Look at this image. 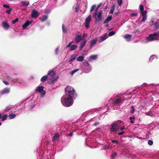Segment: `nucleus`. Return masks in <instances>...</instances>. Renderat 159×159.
<instances>
[{
    "mask_svg": "<svg viewBox=\"0 0 159 159\" xmlns=\"http://www.w3.org/2000/svg\"><path fill=\"white\" fill-rule=\"evenodd\" d=\"M82 39V37L80 35H77L75 39V41L77 43L80 42Z\"/></svg>",
    "mask_w": 159,
    "mask_h": 159,
    "instance_id": "19",
    "label": "nucleus"
},
{
    "mask_svg": "<svg viewBox=\"0 0 159 159\" xmlns=\"http://www.w3.org/2000/svg\"><path fill=\"white\" fill-rule=\"evenodd\" d=\"M73 42V41H72V42H70L69 44H68V45L66 47V48H69V47H70L71 46V44H72V43Z\"/></svg>",
    "mask_w": 159,
    "mask_h": 159,
    "instance_id": "51",
    "label": "nucleus"
},
{
    "mask_svg": "<svg viewBox=\"0 0 159 159\" xmlns=\"http://www.w3.org/2000/svg\"><path fill=\"white\" fill-rule=\"evenodd\" d=\"M9 92V89L8 88H6L2 90L1 91V94L3 95L5 93H8Z\"/></svg>",
    "mask_w": 159,
    "mask_h": 159,
    "instance_id": "17",
    "label": "nucleus"
},
{
    "mask_svg": "<svg viewBox=\"0 0 159 159\" xmlns=\"http://www.w3.org/2000/svg\"><path fill=\"white\" fill-rule=\"evenodd\" d=\"M92 19V16L91 15H89L86 18L85 23H89Z\"/></svg>",
    "mask_w": 159,
    "mask_h": 159,
    "instance_id": "22",
    "label": "nucleus"
},
{
    "mask_svg": "<svg viewBox=\"0 0 159 159\" xmlns=\"http://www.w3.org/2000/svg\"><path fill=\"white\" fill-rule=\"evenodd\" d=\"M89 23H85V27L86 28H88L89 27Z\"/></svg>",
    "mask_w": 159,
    "mask_h": 159,
    "instance_id": "52",
    "label": "nucleus"
},
{
    "mask_svg": "<svg viewBox=\"0 0 159 159\" xmlns=\"http://www.w3.org/2000/svg\"><path fill=\"white\" fill-rule=\"evenodd\" d=\"M108 147L107 145H106L103 147V149L104 150H106L107 149H108Z\"/></svg>",
    "mask_w": 159,
    "mask_h": 159,
    "instance_id": "56",
    "label": "nucleus"
},
{
    "mask_svg": "<svg viewBox=\"0 0 159 159\" xmlns=\"http://www.w3.org/2000/svg\"><path fill=\"white\" fill-rule=\"evenodd\" d=\"M112 18L111 15L108 16L103 22L104 24L107 23L109 21L111 20Z\"/></svg>",
    "mask_w": 159,
    "mask_h": 159,
    "instance_id": "14",
    "label": "nucleus"
},
{
    "mask_svg": "<svg viewBox=\"0 0 159 159\" xmlns=\"http://www.w3.org/2000/svg\"><path fill=\"white\" fill-rule=\"evenodd\" d=\"M77 55L76 54H74L72 55L69 61V62H71L74 60H75L76 58Z\"/></svg>",
    "mask_w": 159,
    "mask_h": 159,
    "instance_id": "23",
    "label": "nucleus"
},
{
    "mask_svg": "<svg viewBox=\"0 0 159 159\" xmlns=\"http://www.w3.org/2000/svg\"><path fill=\"white\" fill-rule=\"evenodd\" d=\"M48 18V16L47 15H44L42 16V20H41V21L43 22L46 20Z\"/></svg>",
    "mask_w": 159,
    "mask_h": 159,
    "instance_id": "30",
    "label": "nucleus"
},
{
    "mask_svg": "<svg viewBox=\"0 0 159 159\" xmlns=\"http://www.w3.org/2000/svg\"><path fill=\"white\" fill-rule=\"evenodd\" d=\"M48 75L51 78V79L52 78L54 77V76L55 75V72L53 71L52 70L49 71L48 74Z\"/></svg>",
    "mask_w": 159,
    "mask_h": 159,
    "instance_id": "16",
    "label": "nucleus"
},
{
    "mask_svg": "<svg viewBox=\"0 0 159 159\" xmlns=\"http://www.w3.org/2000/svg\"><path fill=\"white\" fill-rule=\"evenodd\" d=\"M43 86H39L35 90V91L38 92L41 94L44 95L45 94V91L43 90Z\"/></svg>",
    "mask_w": 159,
    "mask_h": 159,
    "instance_id": "6",
    "label": "nucleus"
},
{
    "mask_svg": "<svg viewBox=\"0 0 159 159\" xmlns=\"http://www.w3.org/2000/svg\"><path fill=\"white\" fill-rule=\"evenodd\" d=\"M77 48V46L76 45H72L70 47V50L72 51L75 49Z\"/></svg>",
    "mask_w": 159,
    "mask_h": 159,
    "instance_id": "27",
    "label": "nucleus"
},
{
    "mask_svg": "<svg viewBox=\"0 0 159 159\" xmlns=\"http://www.w3.org/2000/svg\"><path fill=\"white\" fill-rule=\"evenodd\" d=\"M39 16L37 11L35 10H33L31 11V17L33 18H37Z\"/></svg>",
    "mask_w": 159,
    "mask_h": 159,
    "instance_id": "7",
    "label": "nucleus"
},
{
    "mask_svg": "<svg viewBox=\"0 0 159 159\" xmlns=\"http://www.w3.org/2000/svg\"><path fill=\"white\" fill-rule=\"evenodd\" d=\"M84 57L82 56H80L77 58V60L79 61H82L84 60Z\"/></svg>",
    "mask_w": 159,
    "mask_h": 159,
    "instance_id": "26",
    "label": "nucleus"
},
{
    "mask_svg": "<svg viewBox=\"0 0 159 159\" xmlns=\"http://www.w3.org/2000/svg\"><path fill=\"white\" fill-rule=\"evenodd\" d=\"M111 125V127L110 128V130L112 132H116L118 128L117 124L112 123Z\"/></svg>",
    "mask_w": 159,
    "mask_h": 159,
    "instance_id": "5",
    "label": "nucleus"
},
{
    "mask_svg": "<svg viewBox=\"0 0 159 159\" xmlns=\"http://www.w3.org/2000/svg\"><path fill=\"white\" fill-rule=\"evenodd\" d=\"M2 26L6 29H7L10 27V25L6 22H3L2 23Z\"/></svg>",
    "mask_w": 159,
    "mask_h": 159,
    "instance_id": "11",
    "label": "nucleus"
},
{
    "mask_svg": "<svg viewBox=\"0 0 159 159\" xmlns=\"http://www.w3.org/2000/svg\"><path fill=\"white\" fill-rule=\"evenodd\" d=\"M75 12H77L78 11H79V8L78 7H76L75 8Z\"/></svg>",
    "mask_w": 159,
    "mask_h": 159,
    "instance_id": "61",
    "label": "nucleus"
},
{
    "mask_svg": "<svg viewBox=\"0 0 159 159\" xmlns=\"http://www.w3.org/2000/svg\"><path fill=\"white\" fill-rule=\"evenodd\" d=\"M137 15H138V13H132L131 14L130 16H137Z\"/></svg>",
    "mask_w": 159,
    "mask_h": 159,
    "instance_id": "49",
    "label": "nucleus"
},
{
    "mask_svg": "<svg viewBox=\"0 0 159 159\" xmlns=\"http://www.w3.org/2000/svg\"><path fill=\"white\" fill-rule=\"evenodd\" d=\"M131 111H130V112L133 114L134 112L135 109L134 108V106H132L131 107Z\"/></svg>",
    "mask_w": 159,
    "mask_h": 159,
    "instance_id": "37",
    "label": "nucleus"
},
{
    "mask_svg": "<svg viewBox=\"0 0 159 159\" xmlns=\"http://www.w3.org/2000/svg\"><path fill=\"white\" fill-rule=\"evenodd\" d=\"M125 129V126H121L120 128V129L121 130H123V129Z\"/></svg>",
    "mask_w": 159,
    "mask_h": 159,
    "instance_id": "62",
    "label": "nucleus"
},
{
    "mask_svg": "<svg viewBox=\"0 0 159 159\" xmlns=\"http://www.w3.org/2000/svg\"><path fill=\"white\" fill-rule=\"evenodd\" d=\"M65 90L66 94L67 93L69 96L73 95L75 92L73 87L70 86H67Z\"/></svg>",
    "mask_w": 159,
    "mask_h": 159,
    "instance_id": "2",
    "label": "nucleus"
},
{
    "mask_svg": "<svg viewBox=\"0 0 159 159\" xmlns=\"http://www.w3.org/2000/svg\"><path fill=\"white\" fill-rule=\"evenodd\" d=\"M154 27L156 30L159 29V20H157L156 21L154 24Z\"/></svg>",
    "mask_w": 159,
    "mask_h": 159,
    "instance_id": "24",
    "label": "nucleus"
},
{
    "mask_svg": "<svg viewBox=\"0 0 159 159\" xmlns=\"http://www.w3.org/2000/svg\"><path fill=\"white\" fill-rule=\"evenodd\" d=\"M115 34V32L111 31L108 34V35L110 36H112Z\"/></svg>",
    "mask_w": 159,
    "mask_h": 159,
    "instance_id": "39",
    "label": "nucleus"
},
{
    "mask_svg": "<svg viewBox=\"0 0 159 159\" xmlns=\"http://www.w3.org/2000/svg\"><path fill=\"white\" fill-rule=\"evenodd\" d=\"M18 80V79L16 78L12 80V81L13 82H16Z\"/></svg>",
    "mask_w": 159,
    "mask_h": 159,
    "instance_id": "60",
    "label": "nucleus"
},
{
    "mask_svg": "<svg viewBox=\"0 0 159 159\" xmlns=\"http://www.w3.org/2000/svg\"><path fill=\"white\" fill-rule=\"evenodd\" d=\"M83 64L86 66H88L89 65V62L87 60L85 61L83 63Z\"/></svg>",
    "mask_w": 159,
    "mask_h": 159,
    "instance_id": "42",
    "label": "nucleus"
},
{
    "mask_svg": "<svg viewBox=\"0 0 159 159\" xmlns=\"http://www.w3.org/2000/svg\"><path fill=\"white\" fill-rule=\"evenodd\" d=\"M102 13L103 11L101 10L99 12L97 16V12H95L93 15V18L95 19V24L99 23L103 18Z\"/></svg>",
    "mask_w": 159,
    "mask_h": 159,
    "instance_id": "1",
    "label": "nucleus"
},
{
    "mask_svg": "<svg viewBox=\"0 0 159 159\" xmlns=\"http://www.w3.org/2000/svg\"><path fill=\"white\" fill-rule=\"evenodd\" d=\"M62 31L63 32L66 33L67 32V28L66 27H65L63 25H62Z\"/></svg>",
    "mask_w": 159,
    "mask_h": 159,
    "instance_id": "33",
    "label": "nucleus"
},
{
    "mask_svg": "<svg viewBox=\"0 0 159 159\" xmlns=\"http://www.w3.org/2000/svg\"><path fill=\"white\" fill-rule=\"evenodd\" d=\"M147 19V16H143V19L141 20L142 22L144 21Z\"/></svg>",
    "mask_w": 159,
    "mask_h": 159,
    "instance_id": "48",
    "label": "nucleus"
},
{
    "mask_svg": "<svg viewBox=\"0 0 159 159\" xmlns=\"http://www.w3.org/2000/svg\"><path fill=\"white\" fill-rule=\"evenodd\" d=\"M32 22V21H29L27 20L25 23L23 25V28L25 29Z\"/></svg>",
    "mask_w": 159,
    "mask_h": 159,
    "instance_id": "12",
    "label": "nucleus"
},
{
    "mask_svg": "<svg viewBox=\"0 0 159 159\" xmlns=\"http://www.w3.org/2000/svg\"><path fill=\"white\" fill-rule=\"evenodd\" d=\"M97 56L96 55H91L90 56L89 58L91 59H93L94 60H96L97 58Z\"/></svg>",
    "mask_w": 159,
    "mask_h": 159,
    "instance_id": "31",
    "label": "nucleus"
},
{
    "mask_svg": "<svg viewBox=\"0 0 159 159\" xmlns=\"http://www.w3.org/2000/svg\"><path fill=\"white\" fill-rule=\"evenodd\" d=\"M124 133V131H122V132L118 133V135H122Z\"/></svg>",
    "mask_w": 159,
    "mask_h": 159,
    "instance_id": "57",
    "label": "nucleus"
},
{
    "mask_svg": "<svg viewBox=\"0 0 159 159\" xmlns=\"http://www.w3.org/2000/svg\"><path fill=\"white\" fill-rule=\"evenodd\" d=\"M153 142L152 141L149 140L148 141V144L150 146H151L153 144Z\"/></svg>",
    "mask_w": 159,
    "mask_h": 159,
    "instance_id": "40",
    "label": "nucleus"
},
{
    "mask_svg": "<svg viewBox=\"0 0 159 159\" xmlns=\"http://www.w3.org/2000/svg\"><path fill=\"white\" fill-rule=\"evenodd\" d=\"M16 116V115L13 113H11L9 115V117L10 119H13Z\"/></svg>",
    "mask_w": 159,
    "mask_h": 159,
    "instance_id": "32",
    "label": "nucleus"
},
{
    "mask_svg": "<svg viewBox=\"0 0 159 159\" xmlns=\"http://www.w3.org/2000/svg\"><path fill=\"white\" fill-rule=\"evenodd\" d=\"M48 79V76H44L41 78V81L42 82H45Z\"/></svg>",
    "mask_w": 159,
    "mask_h": 159,
    "instance_id": "28",
    "label": "nucleus"
},
{
    "mask_svg": "<svg viewBox=\"0 0 159 159\" xmlns=\"http://www.w3.org/2000/svg\"><path fill=\"white\" fill-rule=\"evenodd\" d=\"M73 135V133L72 132H70L68 135L69 136H72Z\"/></svg>",
    "mask_w": 159,
    "mask_h": 159,
    "instance_id": "64",
    "label": "nucleus"
},
{
    "mask_svg": "<svg viewBox=\"0 0 159 159\" xmlns=\"http://www.w3.org/2000/svg\"><path fill=\"white\" fill-rule=\"evenodd\" d=\"M96 6L95 5H93L92 6L91 9V10H90V12H92L94 9L96 7Z\"/></svg>",
    "mask_w": 159,
    "mask_h": 159,
    "instance_id": "41",
    "label": "nucleus"
},
{
    "mask_svg": "<svg viewBox=\"0 0 159 159\" xmlns=\"http://www.w3.org/2000/svg\"><path fill=\"white\" fill-rule=\"evenodd\" d=\"M7 118V115L5 114L2 117V121L6 120Z\"/></svg>",
    "mask_w": 159,
    "mask_h": 159,
    "instance_id": "34",
    "label": "nucleus"
},
{
    "mask_svg": "<svg viewBox=\"0 0 159 159\" xmlns=\"http://www.w3.org/2000/svg\"><path fill=\"white\" fill-rule=\"evenodd\" d=\"M107 38V34H104L100 37V40H101V42H102L105 40Z\"/></svg>",
    "mask_w": 159,
    "mask_h": 159,
    "instance_id": "13",
    "label": "nucleus"
},
{
    "mask_svg": "<svg viewBox=\"0 0 159 159\" xmlns=\"http://www.w3.org/2000/svg\"><path fill=\"white\" fill-rule=\"evenodd\" d=\"M79 70V69H76L75 70H73V71H71L70 72V74L71 75H73L74 74L75 72Z\"/></svg>",
    "mask_w": 159,
    "mask_h": 159,
    "instance_id": "38",
    "label": "nucleus"
},
{
    "mask_svg": "<svg viewBox=\"0 0 159 159\" xmlns=\"http://www.w3.org/2000/svg\"><path fill=\"white\" fill-rule=\"evenodd\" d=\"M101 5V3H100V4L98 5V6L97 7V8L95 9V12H97V11L98 9V8L100 7V6Z\"/></svg>",
    "mask_w": 159,
    "mask_h": 159,
    "instance_id": "47",
    "label": "nucleus"
},
{
    "mask_svg": "<svg viewBox=\"0 0 159 159\" xmlns=\"http://www.w3.org/2000/svg\"><path fill=\"white\" fill-rule=\"evenodd\" d=\"M140 10L141 11L144 10V7L143 5H140Z\"/></svg>",
    "mask_w": 159,
    "mask_h": 159,
    "instance_id": "46",
    "label": "nucleus"
},
{
    "mask_svg": "<svg viewBox=\"0 0 159 159\" xmlns=\"http://www.w3.org/2000/svg\"><path fill=\"white\" fill-rule=\"evenodd\" d=\"M11 10H12V8H11L9 10H6V12L8 14H10Z\"/></svg>",
    "mask_w": 159,
    "mask_h": 159,
    "instance_id": "45",
    "label": "nucleus"
},
{
    "mask_svg": "<svg viewBox=\"0 0 159 159\" xmlns=\"http://www.w3.org/2000/svg\"><path fill=\"white\" fill-rule=\"evenodd\" d=\"M154 34L155 35H156V36H157V37H159V31H157L156 33H154Z\"/></svg>",
    "mask_w": 159,
    "mask_h": 159,
    "instance_id": "54",
    "label": "nucleus"
},
{
    "mask_svg": "<svg viewBox=\"0 0 159 159\" xmlns=\"http://www.w3.org/2000/svg\"><path fill=\"white\" fill-rule=\"evenodd\" d=\"M129 119L130 120H132V119H135V117H130L129 118Z\"/></svg>",
    "mask_w": 159,
    "mask_h": 159,
    "instance_id": "63",
    "label": "nucleus"
},
{
    "mask_svg": "<svg viewBox=\"0 0 159 159\" xmlns=\"http://www.w3.org/2000/svg\"><path fill=\"white\" fill-rule=\"evenodd\" d=\"M124 101V100H122L121 98H118L116 99L113 102V104L117 105L120 104V102H122Z\"/></svg>",
    "mask_w": 159,
    "mask_h": 159,
    "instance_id": "8",
    "label": "nucleus"
},
{
    "mask_svg": "<svg viewBox=\"0 0 159 159\" xmlns=\"http://www.w3.org/2000/svg\"><path fill=\"white\" fill-rule=\"evenodd\" d=\"M141 12L142 16H146V14L147 12L146 10L144 11H141Z\"/></svg>",
    "mask_w": 159,
    "mask_h": 159,
    "instance_id": "35",
    "label": "nucleus"
},
{
    "mask_svg": "<svg viewBox=\"0 0 159 159\" xmlns=\"http://www.w3.org/2000/svg\"><path fill=\"white\" fill-rule=\"evenodd\" d=\"M72 104V96H69L66 98L65 101V106L66 107L70 106Z\"/></svg>",
    "mask_w": 159,
    "mask_h": 159,
    "instance_id": "3",
    "label": "nucleus"
},
{
    "mask_svg": "<svg viewBox=\"0 0 159 159\" xmlns=\"http://www.w3.org/2000/svg\"><path fill=\"white\" fill-rule=\"evenodd\" d=\"M99 124V122H96L93 124V125L96 126L98 125Z\"/></svg>",
    "mask_w": 159,
    "mask_h": 159,
    "instance_id": "58",
    "label": "nucleus"
},
{
    "mask_svg": "<svg viewBox=\"0 0 159 159\" xmlns=\"http://www.w3.org/2000/svg\"><path fill=\"white\" fill-rule=\"evenodd\" d=\"M147 39L149 41H151L154 40H158V38L156 35L154 34V33L149 35Z\"/></svg>",
    "mask_w": 159,
    "mask_h": 159,
    "instance_id": "4",
    "label": "nucleus"
},
{
    "mask_svg": "<svg viewBox=\"0 0 159 159\" xmlns=\"http://www.w3.org/2000/svg\"><path fill=\"white\" fill-rule=\"evenodd\" d=\"M58 51H59V48H57L55 49V53H56V54H57L58 53Z\"/></svg>",
    "mask_w": 159,
    "mask_h": 159,
    "instance_id": "59",
    "label": "nucleus"
},
{
    "mask_svg": "<svg viewBox=\"0 0 159 159\" xmlns=\"http://www.w3.org/2000/svg\"><path fill=\"white\" fill-rule=\"evenodd\" d=\"M132 35L129 34H125L124 36V38L126 39L128 41H129L130 40L131 38Z\"/></svg>",
    "mask_w": 159,
    "mask_h": 159,
    "instance_id": "15",
    "label": "nucleus"
},
{
    "mask_svg": "<svg viewBox=\"0 0 159 159\" xmlns=\"http://www.w3.org/2000/svg\"><path fill=\"white\" fill-rule=\"evenodd\" d=\"M18 20V18H16L14 20H12V23L13 24H15L16 22H17Z\"/></svg>",
    "mask_w": 159,
    "mask_h": 159,
    "instance_id": "44",
    "label": "nucleus"
},
{
    "mask_svg": "<svg viewBox=\"0 0 159 159\" xmlns=\"http://www.w3.org/2000/svg\"><path fill=\"white\" fill-rule=\"evenodd\" d=\"M13 108V106L12 105L8 106H7L6 108L5 111L6 112L8 111L11 109Z\"/></svg>",
    "mask_w": 159,
    "mask_h": 159,
    "instance_id": "29",
    "label": "nucleus"
},
{
    "mask_svg": "<svg viewBox=\"0 0 159 159\" xmlns=\"http://www.w3.org/2000/svg\"><path fill=\"white\" fill-rule=\"evenodd\" d=\"M115 5H113V6H112V7L111 8V10L109 12L110 14H113L114 12V11L115 9Z\"/></svg>",
    "mask_w": 159,
    "mask_h": 159,
    "instance_id": "25",
    "label": "nucleus"
},
{
    "mask_svg": "<svg viewBox=\"0 0 159 159\" xmlns=\"http://www.w3.org/2000/svg\"><path fill=\"white\" fill-rule=\"evenodd\" d=\"M111 142L112 143H114L116 144H117L118 143V142L116 140H112L111 141Z\"/></svg>",
    "mask_w": 159,
    "mask_h": 159,
    "instance_id": "50",
    "label": "nucleus"
},
{
    "mask_svg": "<svg viewBox=\"0 0 159 159\" xmlns=\"http://www.w3.org/2000/svg\"><path fill=\"white\" fill-rule=\"evenodd\" d=\"M3 7H5V8H9L10 6H9L7 4H4L3 5Z\"/></svg>",
    "mask_w": 159,
    "mask_h": 159,
    "instance_id": "53",
    "label": "nucleus"
},
{
    "mask_svg": "<svg viewBox=\"0 0 159 159\" xmlns=\"http://www.w3.org/2000/svg\"><path fill=\"white\" fill-rule=\"evenodd\" d=\"M2 81L5 85H7L9 84V83L7 82L4 80H3Z\"/></svg>",
    "mask_w": 159,
    "mask_h": 159,
    "instance_id": "55",
    "label": "nucleus"
},
{
    "mask_svg": "<svg viewBox=\"0 0 159 159\" xmlns=\"http://www.w3.org/2000/svg\"><path fill=\"white\" fill-rule=\"evenodd\" d=\"M49 78L50 79V80L48 82V84L50 85L54 83L56 80V79H55L54 77H53L52 79L51 78H50V77H49Z\"/></svg>",
    "mask_w": 159,
    "mask_h": 159,
    "instance_id": "18",
    "label": "nucleus"
},
{
    "mask_svg": "<svg viewBox=\"0 0 159 159\" xmlns=\"http://www.w3.org/2000/svg\"><path fill=\"white\" fill-rule=\"evenodd\" d=\"M21 4L22 6H27L29 5V2L26 1H23L21 2Z\"/></svg>",
    "mask_w": 159,
    "mask_h": 159,
    "instance_id": "21",
    "label": "nucleus"
},
{
    "mask_svg": "<svg viewBox=\"0 0 159 159\" xmlns=\"http://www.w3.org/2000/svg\"><path fill=\"white\" fill-rule=\"evenodd\" d=\"M117 156V153L116 152L113 153L111 155L112 159H113Z\"/></svg>",
    "mask_w": 159,
    "mask_h": 159,
    "instance_id": "36",
    "label": "nucleus"
},
{
    "mask_svg": "<svg viewBox=\"0 0 159 159\" xmlns=\"http://www.w3.org/2000/svg\"><path fill=\"white\" fill-rule=\"evenodd\" d=\"M87 42V40L85 39H83L80 43V50H81Z\"/></svg>",
    "mask_w": 159,
    "mask_h": 159,
    "instance_id": "10",
    "label": "nucleus"
},
{
    "mask_svg": "<svg viewBox=\"0 0 159 159\" xmlns=\"http://www.w3.org/2000/svg\"><path fill=\"white\" fill-rule=\"evenodd\" d=\"M97 38H95L94 39L91 40L90 41V47H92L97 42Z\"/></svg>",
    "mask_w": 159,
    "mask_h": 159,
    "instance_id": "9",
    "label": "nucleus"
},
{
    "mask_svg": "<svg viewBox=\"0 0 159 159\" xmlns=\"http://www.w3.org/2000/svg\"><path fill=\"white\" fill-rule=\"evenodd\" d=\"M59 138V135L58 133H56L53 136L52 141L55 142L57 139Z\"/></svg>",
    "mask_w": 159,
    "mask_h": 159,
    "instance_id": "20",
    "label": "nucleus"
},
{
    "mask_svg": "<svg viewBox=\"0 0 159 159\" xmlns=\"http://www.w3.org/2000/svg\"><path fill=\"white\" fill-rule=\"evenodd\" d=\"M117 3L118 4L119 6H121L122 4V0H117Z\"/></svg>",
    "mask_w": 159,
    "mask_h": 159,
    "instance_id": "43",
    "label": "nucleus"
}]
</instances>
